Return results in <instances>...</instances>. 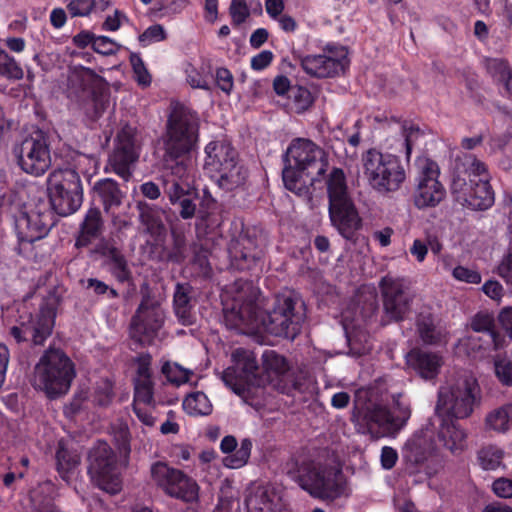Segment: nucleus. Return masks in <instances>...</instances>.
Returning <instances> with one entry per match:
<instances>
[{
  "label": "nucleus",
  "mask_w": 512,
  "mask_h": 512,
  "mask_svg": "<svg viewBox=\"0 0 512 512\" xmlns=\"http://www.w3.org/2000/svg\"><path fill=\"white\" fill-rule=\"evenodd\" d=\"M282 180L287 190L302 195L307 185L320 182L329 162L325 151L306 138H295L289 144L284 157Z\"/></svg>",
  "instance_id": "nucleus-1"
},
{
  "label": "nucleus",
  "mask_w": 512,
  "mask_h": 512,
  "mask_svg": "<svg viewBox=\"0 0 512 512\" xmlns=\"http://www.w3.org/2000/svg\"><path fill=\"white\" fill-rule=\"evenodd\" d=\"M451 192L457 202L475 211L487 210L495 201L487 166L472 154L456 158Z\"/></svg>",
  "instance_id": "nucleus-2"
},
{
  "label": "nucleus",
  "mask_w": 512,
  "mask_h": 512,
  "mask_svg": "<svg viewBox=\"0 0 512 512\" xmlns=\"http://www.w3.org/2000/svg\"><path fill=\"white\" fill-rule=\"evenodd\" d=\"M328 213L332 226L348 241H355L362 218L347 185L343 169L333 167L326 178Z\"/></svg>",
  "instance_id": "nucleus-3"
},
{
  "label": "nucleus",
  "mask_w": 512,
  "mask_h": 512,
  "mask_svg": "<svg viewBox=\"0 0 512 512\" xmlns=\"http://www.w3.org/2000/svg\"><path fill=\"white\" fill-rule=\"evenodd\" d=\"M307 318L305 302L297 295L277 299L271 311L258 309V344H263L260 328L273 336L293 341Z\"/></svg>",
  "instance_id": "nucleus-4"
},
{
  "label": "nucleus",
  "mask_w": 512,
  "mask_h": 512,
  "mask_svg": "<svg viewBox=\"0 0 512 512\" xmlns=\"http://www.w3.org/2000/svg\"><path fill=\"white\" fill-rule=\"evenodd\" d=\"M75 375L71 359L62 350L50 348L34 368L32 385L49 398H56L68 392Z\"/></svg>",
  "instance_id": "nucleus-5"
},
{
  "label": "nucleus",
  "mask_w": 512,
  "mask_h": 512,
  "mask_svg": "<svg viewBox=\"0 0 512 512\" xmlns=\"http://www.w3.org/2000/svg\"><path fill=\"white\" fill-rule=\"evenodd\" d=\"M199 119L190 109L177 105L169 115L163 137L165 159L186 156L198 139Z\"/></svg>",
  "instance_id": "nucleus-6"
},
{
  "label": "nucleus",
  "mask_w": 512,
  "mask_h": 512,
  "mask_svg": "<svg viewBox=\"0 0 512 512\" xmlns=\"http://www.w3.org/2000/svg\"><path fill=\"white\" fill-rule=\"evenodd\" d=\"M364 174L378 193L396 192L406 179L405 169L398 156L369 149L362 156Z\"/></svg>",
  "instance_id": "nucleus-7"
},
{
  "label": "nucleus",
  "mask_w": 512,
  "mask_h": 512,
  "mask_svg": "<svg viewBox=\"0 0 512 512\" xmlns=\"http://www.w3.org/2000/svg\"><path fill=\"white\" fill-rule=\"evenodd\" d=\"M234 366L222 372V380L244 403L254 406L256 394V355L243 348L232 354Z\"/></svg>",
  "instance_id": "nucleus-8"
},
{
  "label": "nucleus",
  "mask_w": 512,
  "mask_h": 512,
  "mask_svg": "<svg viewBox=\"0 0 512 512\" xmlns=\"http://www.w3.org/2000/svg\"><path fill=\"white\" fill-rule=\"evenodd\" d=\"M155 485L166 495L186 503H194L199 498V485L181 470L166 463L156 462L150 469Z\"/></svg>",
  "instance_id": "nucleus-9"
},
{
  "label": "nucleus",
  "mask_w": 512,
  "mask_h": 512,
  "mask_svg": "<svg viewBox=\"0 0 512 512\" xmlns=\"http://www.w3.org/2000/svg\"><path fill=\"white\" fill-rule=\"evenodd\" d=\"M402 458L410 474L422 473L430 478L442 468L431 438L423 432H417L407 440L402 448Z\"/></svg>",
  "instance_id": "nucleus-10"
},
{
  "label": "nucleus",
  "mask_w": 512,
  "mask_h": 512,
  "mask_svg": "<svg viewBox=\"0 0 512 512\" xmlns=\"http://www.w3.org/2000/svg\"><path fill=\"white\" fill-rule=\"evenodd\" d=\"M476 383L465 379L449 388H441L435 408L437 417L448 419H463L473 412L476 400Z\"/></svg>",
  "instance_id": "nucleus-11"
},
{
  "label": "nucleus",
  "mask_w": 512,
  "mask_h": 512,
  "mask_svg": "<svg viewBox=\"0 0 512 512\" xmlns=\"http://www.w3.org/2000/svg\"><path fill=\"white\" fill-rule=\"evenodd\" d=\"M340 473V470L334 471L313 463H304L298 469L297 480L300 487L314 498L334 500L342 492V487L337 480Z\"/></svg>",
  "instance_id": "nucleus-12"
},
{
  "label": "nucleus",
  "mask_w": 512,
  "mask_h": 512,
  "mask_svg": "<svg viewBox=\"0 0 512 512\" xmlns=\"http://www.w3.org/2000/svg\"><path fill=\"white\" fill-rule=\"evenodd\" d=\"M150 364V356L141 357L138 361L132 406L138 420L145 426L153 427L156 421V401Z\"/></svg>",
  "instance_id": "nucleus-13"
},
{
  "label": "nucleus",
  "mask_w": 512,
  "mask_h": 512,
  "mask_svg": "<svg viewBox=\"0 0 512 512\" xmlns=\"http://www.w3.org/2000/svg\"><path fill=\"white\" fill-rule=\"evenodd\" d=\"M416 166L418 184L413 195L414 205L418 209L436 207L446 195V190L438 179L439 166L437 162L427 157L418 158Z\"/></svg>",
  "instance_id": "nucleus-14"
},
{
  "label": "nucleus",
  "mask_w": 512,
  "mask_h": 512,
  "mask_svg": "<svg viewBox=\"0 0 512 512\" xmlns=\"http://www.w3.org/2000/svg\"><path fill=\"white\" fill-rule=\"evenodd\" d=\"M89 472L100 489L110 494L121 490L122 480L116 456L107 443L101 442L91 451Z\"/></svg>",
  "instance_id": "nucleus-15"
},
{
  "label": "nucleus",
  "mask_w": 512,
  "mask_h": 512,
  "mask_svg": "<svg viewBox=\"0 0 512 512\" xmlns=\"http://www.w3.org/2000/svg\"><path fill=\"white\" fill-rule=\"evenodd\" d=\"M300 65L306 74L315 78H333L343 74L349 66L347 49L344 46L328 44L323 54L301 57Z\"/></svg>",
  "instance_id": "nucleus-16"
},
{
  "label": "nucleus",
  "mask_w": 512,
  "mask_h": 512,
  "mask_svg": "<svg viewBox=\"0 0 512 512\" xmlns=\"http://www.w3.org/2000/svg\"><path fill=\"white\" fill-rule=\"evenodd\" d=\"M383 302V321L399 323L408 316L413 297L404 285L403 279L384 276L379 282Z\"/></svg>",
  "instance_id": "nucleus-17"
},
{
  "label": "nucleus",
  "mask_w": 512,
  "mask_h": 512,
  "mask_svg": "<svg viewBox=\"0 0 512 512\" xmlns=\"http://www.w3.org/2000/svg\"><path fill=\"white\" fill-rule=\"evenodd\" d=\"M18 166L27 174L43 175L51 166V154L46 138L37 133L24 139L13 149Z\"/></svg>",
  "instance_id": "nucleus-18"
},
{
  "label": "nucleus",
  "mask_w": 512,
  "mask_h": 512,
  "mask_svg": "<svg viewBox=\"0 0 512 512\" xmlns=\"http://www.w3.org/2000/svg\"><path fill=\"white\" fill-rule=\"evenodd\" d=\"M165 312L158 300L150 295L143 296L130 324V334L140 343H150L162 328Z\"/></svg>",
  "instance_id": "nucleus-19"
},
{
  "label": "nucleus",
  "mask_w": 512,
  "mask_h": 512,
  "mask_svg": "<svg viewBox=\"0 0 512 512\" xmlns=\"http://www.w3.org/2000/svg\"><path fill=\"white\" fill-rule=\"evenodd\" d=\"M54 225V215L47 199H38L16 220L21 241L34 242L45 237Z\"/></svg>",
  "instance_id": "nucleus-20"
},
{
  "label": "nucleus",
  "mask_w": 512,
  "mask_h": 512,
  "mask_svg": "<svg viewBox=\"0 0 512 512\" xmlns=\"http://www.w3.org/2000/svg\"><path fill=\"white\" fill-rule=\"evenodd\" d=\"M141 144L134 127L124 126L117 135L114 152L109 158L112 171L128 181L132 175L131 166L137 162Z\"/></svg>",
  "instance_id": "nucleus-21"
},
{
  "label": "nucleus",
  "mask_w": 512,
  "mask_h": 512,
  "mask_svg": "<svg viewBox=\"0 0 512 512\" xmlns=\"http://www.w3.org/2000/svg\"><path fill=\"white\" fill-rule=\"evenodd\" d=\"M401 398L400 394L393 396V411L382 405L368 408L364 415L368 427H378L389 434L399 432L411 417L409 404L403 402Z\"/></svg>",
  "instance_id": "nucleus-22"
},
{
  "label": "nucleus",
  "mask_w": 512,
  "mask_h": 512,
  "mask_svg": "<svg viewBox=\"0 0 512 512\" xmlns=\"http://www.w3.org/2000/svg\"><path fill=\"white\" fill-rule=\"evenodd\" d=\"M262 366L267 379L286 395L303 392L302 383L290 373L287 359L274 350H265L262 354Z\"/></svg>",
  "instance_id": "nucleus-23"
},
{
  "label": "nucleus",
  "mask_w": 512,
  "mask_h": 512,
  "mask_svg": "<svg viewBox=\"0 0 512 512\" xmlns=\"http://www.w3.org/2000/svg\"><path fill=\"white\" fill-rule=\"evenodd\" d=\"M54 320L49 314H40L27 323L13 326L10 334L17 342L31 340L35 345H43L47 337L51 335Z\"/></svg>",
  "instance_id": "nucleus-24"
},
{
  "label": "nucleus",
  "mask_w": 512,
  "mask_h": 512,
  "mask_svg": "<svg viewBox=\"0 0 512 512\" xmlns=\"http://www.w3.org/2000/svg\"><path fill=\"white\" fill-rule=\"evenodd\" d=\"M406 362L424 380H434L442 367V357L435 352L413 348L406 355Z\"/></svg>",
  "instance_id": "nucleus-25"
},
{
  "label": "nucleus",
  "mask_w": 512,
  "mask_h": 512,
  "mask_svg": "<svg viewBox=\"0 0 512 512\" xmlns=\"http://www.w3.org/2000/svg\"><path fill=\"white\" fill-rule=\"evenodd\" d=\"M440 421L438 440L453 454L461 453L466 447L467 434L454 419L437 417Z\"/></svg>",
  "instance_id": "nucleus-26"
},
{
  "label": "nucleus",
  "mask_w": 512,
  "mask_h": 512,
  "mask_svg": "<svg viewBox=\"0 0 512 512\" xmlns=\"http://www.w3.org/2000/svg\"><path fill=\"white\" fill-rule=\"evenodd\" d=\"M225 323L230 329L239 333L253 335L256 333V312L252 304L246 303L239 309H231L225 313Z\"/></svg>",
  "instance_id": "nucleus-27"
},
{
  "label": "nucleus",
  "mask_w": 512,
  "mask_h": 512,
  "mask_svg": "<svg viewBox=\"0 0 512 512\" xmlns=\"http://www.w3.org/2000/svg\"><path fill=\"white\" fill-rule=\"evenodd\" d=\"M95 197L102 203L107 214L118 208L125 198V193L119 188L117 182L111 178L96 181L93 186Z\"/></svg>",
  "instance_id": "nucleus-28"
},
{
  "label": "nucleus",
  "mask_w": 512,
  "mask_h": 512,
  "mask_svg": "<svg viewBox=\"0 0 512 512\" xmlns=\"http://www.w3.org/2000/svg\"><path fill=\"white\" fill-rule=\"evenodd\" d=\"M49 190L68 191L71 194L83 195L79 174L71 168L57 169L48 179Z\"/></svg>",
  "instance_id": "nucleus-29"
},
{
  "label": "nucleus",
  "mask_w": 512,
  "mask_h": 512,
  "mask_svg": "<svg viewBox=\"0 0 512 512\" xmlns=\"http://www.w3.org/2000/svg\"><path fill=\"white\" fill-rule=\"evenodd\" d=\"M207 158L205 166L210 170L219 172L225 162H234L236 160V151L229 143L223 141L211 142L205 148Z\"/></svg>",
  "instance_id": "nucleus-30"
},
{
  "label": "nucleus",
  "mask_w": 512,
  "mask_h": 512,
  "mask_svg": "<svg viewBox=\"0 0 512 512\" xmlns=\"http://www.w3.org/2000/svg\"><path fill=\"white\" fill-rule=\"evenodd\" d=\"M470 341L472 350L477 351L480 357L493 359L507 344L506 336L498 331L486 332L477 338L472 337Z\"/></svg>",
  "instance_id": "nucleus-31"
},
{
  "label": "nucleus",
  "mask_w": 512,
  "mask_h": 512,
  "mask_svg": "<svg viewBox=\"0 0 512 512\" xmlns=\"http://www.w3.org/2000/svg\"><path fill=\"white\" fill-rule=\"evenodd\" d=\"M50 209L60 216H68L77 211L83 201V195L66 191L49 190Z\"/></svg>",
  "instance_id": "nucleus-32"
},
{
  "label": "nucleus",
  "mask_w": 512,
  "mask_h": 512,
  "mask_svg": "<svg viewBox=\"0 0 512 512\" xmlns=\"http://www.w3.org/2000/svg\"><path fill=\"white\" fill-rule=\"evenodd\" d=\"M416 330L421 341L426 345H438L444 338L441 327L436 324L431 313H419L416 317Z\"/></svg>",
  "instance_id": "nucleus-33"
},
{
  "label": "nucleus",
  "mask_w": 512,
  "mask_h": 512,
  "mask_svg": "<svg viewBox=\"0 0 512 512\" xmlns=\"http://www.w3.org/2000/svg\"><path fill=\"white\" fill-rule=\"evenodd\" d=\"M192 288L188 284L178 283L174 292V310L177 318L183 325H190L194 321L192 314L191 294Z\"/></svg>",
  "instance_id": "nucleus-34"
},
{
  "label": "nucleus",
  "mask_w": 512,
  "mask_h": 512,
  "mask_svg": "<svg viewBox=\"0 0 512 512\" xmlns=\"http://www.w3.org/2000/svg\"><path fill=\"white\" fill-rule=\"evenodd\" d=\"M218 173L217 183L219 187L225 190H233L243 185L248 176L246 168L236 160L234 162H225V166Z\"/></svg>",
  "instance_id": "nucleus-35"
},
{
  "label": "nucleus",
  "mask_w": 512,
  "mask_h": 512,
  "mask_svg": "<svg viewBox=\"0 0 512 512\" xmlns=\"http://www.w3.org/2000/svg\"><path fill=\"white\" fill-rule=\"evenodd\" d=\"M103 220L98 208H90L81 225V234L76 241V246H86L92 238H96L102 231Z\"/></svg>",
  "instance_id": "nucleus-36"
},
{
  "label": "nucleus",
  "mask_w": 512,
  "mask_h": 512,
  "mask_svg": "<svg viewBox=\"0 0 512 512\" xmlns=\"http://www.w3.org/2000/svg\"><path fill=\"white\" fill-rule=\"evenodd\" d=\"M54 486L51 482L39 484L30 492L33 512H59L53 504Z\"/></svg>",
  "instance_id": "nucleus-37"
},
{
  "label": "nucleus",
  "mask_w": 512,
  "mask_h": 512,
  "mask_svg": "<svg viewBox=\"0 0 512 512\" xmlns=\"http://www.w3.org/2000/svg\"><path fill=\"white\" fill-rule=\"evenodd\" d=\"M139 218L141 223L151 234H160L164 230L162 220L163 210L155 205L138 202Z\"/></svg>",
  "instance_id": "nucleus-38"
},
{
  "label": "nucleus",
  "mask_w": 512,
  "mask_h": 512,
  "mask_svg": "<svg viewBox=\"0 0 512 512\" xmlns=\"http://www.w3.org/2000/svg\"><path fill=\"white\" fill-rule=\"evenodd\" d=\"M485 422L489 429L506 432L510 427V422H512V402L490 412Z\"/></svg>",
  "instance_id": "nucleus-39"
},
{
  "label": "nucleus",
  "mask_w": 512,
  "mask_h": 512,
  "mask_svg": "<svg viewBox=\"0 0 512 512\" xmlns=\"http://www.w3.org/2000/svg\"><path fill=\"white\" fill-rule=\"evenodd\" d=\"M184 410L192 416H205L212 412V404L208 397L200 391L186 396L183 401Z\"/></svg>",
  "instance_id": "nucleus-40"
},
{
  "label": "nucleus",
  "mask_w": 512,
  "mask_h": 512,
  "mask_svg": "<svg viewBox=\"0 0 512 512\" xmlns=\"http://www.w3.org/2000/svg\"><path fill=\"white\" fill-rule=\"evenodd\" d=\"M258 512H290L281 495L275 489L265 488L258 500Z\"/></svg>",
  "instance_id": "nucleus-41"
},
{
  "label": "nucleus",
  "mask_w": 512,
  "mask_h": 512,
  "mask_svg": "<svg viewBox=\"0 0 512 512\" xmlns=\"http://www.w3.org/2000/svg\"><path fill=\"white\" fill-rule=\"evenodd\" d=\"M0 77L18 81L23 79L24 70L20 63L0 47Z\"/></svg>",
  "instance_id": "nucleus-42"
},
{
  "label": "nucleus",
  "mask_w": 512,
  "mask_h": 512,
  "mask_svg": "<svg viewBox=\"0 0 512 512\" xmlns=\"http://www.w3.org/2000/svg\"><path fill=\"white\" fill-rule=\"evenodd\" d=\"M487 73L493 82L501 86L512 75V68L504 58H488L486 60Z\"/></svg>",
  "instance_id": "nucleus-43"
},
{
  "label": "nucleus",
  "mask_w": 512,
  "mask_h": 512,
  "mask_svg": "<svg viewBox=\"0 0 512 512\" xmlns=\"http://www.w3.org/2000/svg\"><path fill=\"white\" fill-rule=\"evenodd\" d=\"M252 447L253 444L250 439H243L240 447L233 454L223 459L224 466L230 469H238L246 465L250 458Z\"/></svg>",
  "instance_id": "nucleus-44"
},
{
  "label": "nucleus",
  "mask_w": 512,
  "mask_h": 512,
  "mask_svg": "<svg viewBox=\"0 0 512 512\" xmlns=\"http://www.w3.org/2000/svg\"><path fill=\"white\" fill-rule=\"evenodd\" d=\"M503 451L496 446L489 445L480 449L477 453V459L484 470L497 469L502 461Z\"/></svg>",
  "instance_id": "nucleus-45"
},
{
  "label": "nucleus",
  "mask_w": 512,
  "mask_h": 512,
  "mask_svg": "<svg viewBox=\"0 0 512 512\" xmlns=\"http://www.w3.org/2000/svg\"><path fill=\"white\" fill-rule=\"evenodd\" d=\"M57 468L61 477L67 479V475L77 467L80 457L77 453L71 452L63 446H59L56 453Z\"/></svg>",
  "instance_id": "nucleus-46"
},
{
  "label": "nucleus",
  "mask_w": 512,
  "mask_h": 512,
  "mask_svg": "<svg viewBox=\"0 0 512 512\" xmlns=\"http://www.w3.org/2000/svg\"><path fill=\"white\" fill-rule=\"evenodd\" d=\"M296 113L306 111L314 102L313 96L308 88L295 85L292 87L291 93L288 97Z\"/></svg>",
  "instance_id": "nucleus-47"
},
{
  "label": "nucleus",
  "mask_w": 512,
  "mask_h": 512,
  "mask_svg": "<svg viewBox=\"0 0 512 512\" xmlns=\"http://www.w3.org/2000/svg\"><path fill=\"white\" fill-rule=\"evenodd\" d=\"M167 380L177 386L187 383L193 374L191 370L185 369L177 363L165 362L161 369Z\"/></svg>",
  "instance_id": "nucleus-48"
},
{
  "label": "nucleus",
  "mask_w": 512,
  "mask_h": 512,
  "mask_svg": "<svg viewBox=\"0 0 512 512\" xmlns=\"http://www.w3.org/2000/svg\"><path fill=\"white\" fill-rule=\"evenodd\" d=\"M109 267L111 273L120 281L124 282L130 277V270L124 256L115 248L109 253Z\"/></svg>",
  "instance_id": "nucleus-49"
},
{
  "label": "nucleus",
  "mask_w": 512,
  "mask_h": 512,
  "mask_svg": "<svg viewBox=\"0 0 512 512\" xmlns=\"http://www.w3.org/2000/svg\"><path fill=\"white\" fill-rule=\"evenodd\" d=\"M163 162L164 166L167 170L170 171V174L166 176V178L177 179L179 181L188 182V178L190 175V170L188 167V163L185 159V156L179 159L166 160L165 153L163 154Z\"/></svg>",
  "instance_id": "nucleus-50"
},
{
  "label": "nucleus",
  "mask_w": 512,
  "mask_h": 512,
  "mask_svg": "<svg viewBox=\"0 0 512 512\" xmlns=\"http://www.w3.org/2000/svg\"><path fill=\"white\" fill-rule=\"evenodd\" d=\"M494 370L496 377L503 385L512 386V359L495 354Z\"/></svg>",
  "instance_id": "nucleus-51"
},
{
  "label": "nucleus",
  "mask_w": 512,
  "mask_h": 512,
  "mask_svg": "<svg viewBox=\"0 0 512 512\" xmlns=\"http://www.w3.org/2000/svg\"><path fill=\"white\" fill-rule=\"evenodd\" d=\"M188 182L179 181L177 179H164V192L167 194L170 202L175 204L183 199L187 192Z\"/></svg>",
  "instance_id": "nucleus-52"
},
{
  "label": "nucleus",
  "mask_w": 512,
  "mask_h": 512,
  "mask_svg": "<svg viewBox=\"0 0 512 512\" xmlns=\"http://www.w3.org/2000/svg\"><path fill=\"white\" fill-rule=\"evenodd\" d=\"M96 6V0H67L66 8L71 17H86Z\"/></svg>",
  "instance_id": "nucleus-53"
},
{
  "label": "nucleus",
  "mask_w": 512,
  "mask_h": 512,
  "mask_svg": "<svg viewBox=\"0 0 512 512\" xmlns=\"http://www.w3.org/2000/svg\"><path fill=\"white\" fill-rule=\"evenodd\" d=\"M113 398V385L108 379L101 380L94 391V402L99 406L108 405Z\"/></svg>",
  "instance_id": "nucleus-54"
},
{
  "label": "nucleus",
  "mask_w": 512,
  "mask_h": 512,
  "mask_svg": "<svg viewBox=\"0 0 512 512\" xmlns=\"http://www.w3.org/2000/svg\"><path fill=\"white\" fill-rule=\"evenodd\" d=\"M471 328L475 332H480L482 334L486 332H496L495 322L492 315L488 313H477L471 321Z\"/></svg>",
  "instance_id": "nucleus-55"
},
{
  "label": "nucleus",
  "mask_w": 512,
  "mask_h": 512,
  "mask_svg": "<svg viewBox=\"0 0 512 512\" xmlns=\"http://www.w3.org/2000/svg\"><path fill=\"white\" fill-rule=\"evenodd\" d=\"M138 39L142 46H148L152 43L165 40L166 32L162 25L155 24L148 27L141 35H139Z\"/></svg>",
  "instance_id": "nucleus-56"
},
{
  "label": "nucleus",
  "mask_w": 512,
  "mask_h": 512,
  "mask_svg": "<svg viewBox=\"0 0 512 512\" xmlns=\"http://www.w3.org/2000/svg\"><path fill=\"white\" fill-rule=\"evenodd\" d=\"M496 272L509 286H512V244L503 255Z\"/></svg>",
  "instance_id": "nucleus-57"
},
{
  "label": "nucleus",
  "mask_w": 512,
  "mask_h": 512,
  "mask_svg": "<svg viewBox=\"0 0 512 512\" xmlns=\"http://www.w3.org/2000/svg\"><path fill=\"white\" fill-rule=\"evenodd\" d=\"M120 46L107 36H98L93 41V50L102 55L116 54Z\"/></svg>",
  "instance_id": "nucleus-58"
},
{
  "label": "nucleus",
  "mask_w": 512,
  "mask_h": 512,
  "mask_svg": "<svg viewBox=\"0 0 512 512\" xmlns=\"http://www.w3.org/2000/svg\"><path fill=\"white\" fill-rule=\"evenodd\" d=\"M452 275L456 280L469 284H479L482 280L481 274L478 271L462 265L456 266L453 269Z\"/></svg>",
  "instance_id": "nucleus-59"
},
{
  "label": "nucleus",
  "mask_w": 512,
  "mask_h": 512,
  "mask_svg": "<svg viewBox=\"0 0 512 512\" xmlns=\"http://www.w3.org/2000/svg\"><path fill=\"white\" fill-rule=\"evenodd\" d=\"M33 60L39 66H41V68L44 71H49L53 67H55V65L59 62L60 55H59V53H57L55 51H48V50L44 49V50L40 51L39 53L35 54L33 57Z\"/></svg>",
  "instance_id": "nucleus-60"
},
{
  "label": "nucleus",
  "mask_w": 512,
  "mask_h": 512,
  "mask_svg": "<svg viewBox=\"0 0 512 512\" xmlns=\"http://www.w3.org/2000/svg\"><path fill=\"white\" fill-rule=\"evenodd\" d=\"M230 14L234 24L239 25L243 23L249 16V9L245 0H232Z\"/></svg>",
  "instance_id": "nucleus-61"
},
{
  "label": "nucleus",
  "mask_w": 512,
  "mask_h": 512,
  "mask_svg": "<svg viewBox=\"0 0 512 512\" xmlns=\"http://www.w3.org/2000/svg\"><path fill=\"white\" fill-rule=\"evenodd\" d=\"M419 132H420L419 127L412 123L408 124L407 122H405L402 126V134L404 137L406 157L408 159L412 152L414 138L418 137Z\"/></svg>",
  "instance_id": "nucleus-62"
},
{
  "label": "nucleus",
  "mask_w": 512,
  "mask_h": 512,
  "mask_svg": "<svg viewBox=\"0 0 512 512\" xmlns=\"http://www.w3.org/2000/svg\"><path fill=\"white\" fill-rule=\"evenodd\" d=\"M493 492L501 498H512V479L498 478L492 484Z\"/></svg>",
  "instance_id": "nucleus-63"
},
{
  "label": "nucleus",
  "mask_w": 512,
  "mask_h": 512,
  "mask_svg": "<svg viewBox=\"0 0 512 512\" xmlns=\"http://www.w3.org/2000/svg\"><path fill=\"white\" fill-rule=\"evenodd\" d=\"M485 295L495 301H500L504 294L503 286L496 280H488L482 286Z\"/></svg>",
  "instance_id": "nucleus-64"
}]
</instances>
